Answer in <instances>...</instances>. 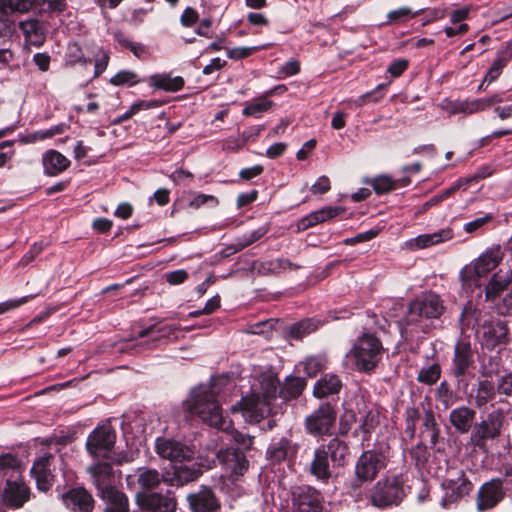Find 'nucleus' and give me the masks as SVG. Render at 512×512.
<instances>
[{
    "label": "nucleus",
    "instance_id": "nucleus-1",
    "mask_svg": "<svg viewBox=\"0 0 512 512\" xmlns=\"http://www.w3.org/2000/svg\"><path fill=\"white\" fill-rule=\"evenodd\" d=\"M278 380L272 373L260 376L257 383L252 384L251 394L231 407V412H242L250 423H258L273 413V402L277 400Z\"/></svg>",
    "mask_w": 512,
    "mask_h": 512
},
{
    "label": "nucleus",
    "instance_id": "nucleus-2",
    "mask_svg": "<svg viewBox=\"0 0 512 512\" xmlns=\"http://www.w3.org/2000/svg\"><path fill=\"white\" fill-rule=\"evenodd\" d=\"M186 409L204 423L221 431H228L232 421L223 416L215 384L200 385L192 390L185 401Z\"/></svg>",
    "mask_w": 512,
    "mask_h": 512
},
{
    "label": "nucleus",
    "instance_id": "nucleus-3",
    "mask_svg": "<svg viewBox=\"0 0 512 512\" xmlns=\"http://www.w3.org/2000/svg\"><path fill=\"white\" fill-rule=\"evenodd\" d=\"M98 495L105 501L104 512H129L128 498L113 485L114 475L109 463H95L88 468Z\"/></svg>",
    "mask_w": 512,
    "mask_h": 512
},
{
    "label": "nucleus",
    "instance_id": "nucleus-4",
    "mask_svg": "<svg viewBox=\"0 0 512 512\" xmlns=\"http://www.w3.org/2000/svg\"><path fill=\"white\" fill-rule=\"evenodd\" d=\"M348 452L349 448L345 441L338 437L331 439L327 444L315 449L310 473L318 480L327 482L332 477V468L345 464Z\"/></svg>",
    "mask_w": 512,
    "mask_h": 512
},
{
    "label": "nucleus",
    "instance_id": "nucleus-5",
    "mask_svg": "<svg viewBox=\"0 0 512 512\" xmlns=\"http://www.w3.org/2000/svg\"><path fill=\"white\" fill-rule=\"evenodd\" d=\"M382 344L378 338L365 334L358 338L345 356V364L358 371L373 370L382 357Z\"/></svg>",
    "mask_w": 512,
    "mask_h": 512
},
{
    "label": "nucleus",
    "instance_id": "nucleus-6",
    "mask_svg": "<svg viewBox=\"0 0 512 512\" xmlns=\"http://www.w3.org/2000/svg\"><path fill=\"white\" fill-rule=\"evenodd\" d=\"M502 259L503 253L500 246L488 248L477 259L461 269L460 278L463 285L467 288L480 286L479 280L493 271Z\"/></svg>",
    "mask_w": 512,
    "mask_h": 512
},
{
    "label": "nucleus",
    "instance_id": "nucleus-7",
    "mask_svg": "<svg viewBox=\"0 0 512 512\" xmlns=\"http://www.w3.org/2000/svg\"><path fill=\"white\" fill-rule=\"evenodd\" d=\"M116 442V432L109 424L96 427L86 441L87 452L93 458L107 459L114 463L121 464L129 461L126 456H114L112 450Z\"/></svg>",
    "mask_w": 512,
    "mask_h": 512
},
{
    "label": "nucleus",
    "instance_id": "nucleus-8",
    "mask_svg": "<svg viewBox=\"0 0 512 512\" xmlns=\"http://www.w3.org/2000/svg\"><path fill=\"white\" fill-rule=\"evenodd\" d=\"M442 312L443 305L439 296L434 293L425 294L410 303L406 323L419 326L422 331H425L428 325L423 321L438 318Z\"/></svg>",
    "mask_w": 512,
    "mask_h": 512
},
{
    "label": "nucleus",
    "instance_id": "nucleus-9",
    "mask_svg": "<svg viewBox=\"0 0 512 512\" xmlns=\"http://www.w3.org/2000/svg\"><path fill=\"white\" fill-rule=\"evenodd\" d=\"M404 497V479L401 475L386 477L378 481L371 492V502L379 508L397 505Z\"/></svg>",
    "mask_w": 512,
    "mask_h": 512
},
{
    "label": "nucleus",
    "instance_id": "nucleus-10",
    "mask_svg": "<svg viewBox=\"0 0 512 512\" xmlns=\"http://www.w3.org/2000/svg\"><path fill=\"white\" fill-rule=\"evenodd\" d=\"M386 466L384 453L368 450L361 454L355 465V475L360 482L372 481Z\"/></svg>",
    "mask_w": 512,
    "mask_h": 512
},
{
    "label": "nucleus",
    "instance_id": "nucleus-11",
    "mask_svg": "<svg viewBox=\"0 0 512 512\" xmlns=\"http://www.w3.org/2000/svg\"><path fill=\"white\" fill-rule=\"evenodd\" d=\"M336 421V412L329 403L321 404L306 417L305 426L309 434L319 436L330 431Z\"/></svg>",
    "mask_w": 512,
    "mask_h": 512
},
{
    "label": "nucleus",
    "instance_id": "nucleus-12",
    "mask_svg": "<svg viewBox=\"0 0 512 512\" xmlns=\"http://www.w3.org/2000/svg\"><path fill=\"white\" fill-rule=\"evenodd\" d=\"M293 506L297 512H324L323 498L311 486H299L292 492Z\"/></svg>",
    "mask_w": 512,
    "mask_h": 512
},
{
    "label": "nucleus",
    "instance_id": "nucleus-13",
    "mask_svg": "<svg viewBox=\"0 0 512 512\" xmlns=\"http://www.w3.org/2000/svg\"><path fill=\"white\" fill-rule=\"evenodd\" d=\"M155 448L157 454L161 458L168 459L172 465L178 462H189L194 454L185 444L168 438H158Z\"/></svg>",
    "mask_w": 512,
    "mask_h": 512
},
{
    "label": "nucleus",
    "instance_id": "nucleus-14",
    "mask_svg": "<svg viewBox=\"0 0 512 512\" xmlns=\"http://www.w3.org/2000/svg\"><path fill=\"white\" fill-rule=\"evenodd\" d=\"M471 482L465 477L463 471H457L455 477L445 479L442 482L444 495L441 505L447 508L450 504L457 502L468 495L471 490Z\"/></svg>",
    "mask_w": 512,
    "mask_h": 512
},
{
    "label": "nucleus",
    "instance_id": "nucleus-15",
    "mask_svg": "<svg viewBox=\"0 0 512 512\" xmlns=\"http://www.w3.org/2000/svg\"><path fill=\"white\" fill-rule=\"evenodd\" d=\"M502 428V419L498 414L491 413L487 418L474 426L471 442L477 447H484L488 439L496 438Z\"/></svg>",
    "mask_w": 512,
    "mask_h": 512
},
{
    "label": "nucleus",
    "instance_id": "nucleus-16",
    "mask_svg": "<svg viewBox=\"0 0 512 512\" xmlns=\"http://www.w3.org/2000/svg\"><path fill=\"white\" fill-rule=\"evenodd\" d=\"M505 497L503 481L500 478L484 483L477 494V509L485 511L494 508Z\"/></svg>",
    "mask_w": 512,
    "mask_h": 512
},
{
    "label": "nucleus",
    "instance_id": "nucleus-17",
    "mask_svg": "<svg viewBox=\"0 0 512 512\" xmlns=\"http://www.w3.org/2000/svg\"><path fill=\"white\" fill-rule=\"evenodd\" d=\"M473 364V351L469 340H459L454 348L452 374L456 378L466 375Z\"/></svg>",
    "mask_w": 512,
    "mask_h": 512
},
{
    "label": "nucleus",
    "instance_id": "nucleus-18",
    "mask_svg": "<svg viewBox=\"0 0 512 512\" xmlns=\"http://www.w3.org/2000/svg\"><path fill=\"white\" fill-rule=\"evenodd\" d=\"M52 454H45L37 458L30 470L32 477L36 481L37 488L40 491H47L53 483V474L51 467L54 461Z\"/></svg>",
    "mask_w": 512,
    "mask_h": 512
},
{
    "label": "nucleus",
    "instance_id": "nucleus-19",
    "mask_svg": "<svg viewBox=\"0 0 512 512\" xmlns=\"http://www.w3.org/2000/svg\"><path fill=\"white\" fill-rule=\"evenodd\" d=\"M64 505L73 512H92L94 500L83 487H74L62 495Z\"/></svg>",
    "mask_w": 512,
    "mask_h": 512
},
{
    "label": "nucleus",
    "instance_id": "nucleus-20",
    "mask_svg": "<svg viewBox=\"0 0 512 512\" xmlns=\"http://www.w3.org/2000/svg\"><path fill=\"white\" fill-rule=\"evenodd\" d=\"M137 502L150 512H175L177 507L174 497L157 493L137 494Z\"/></svg>",
    "mask_w": 512,
    "mask_h": 512
},
{
    "label": "nucleus",
    "instance_id": "nucleus-21",
    "mask_svg": "<svg viewBox=\"0 0 512 512\" xmlns=\"http://www.w3.org/2000/svg\"><path fill=\"white\" fill-rule=\"evenodd\" d=\"M201 465L193 461L178 462L172 465V476L167 479L171 485L182 486L188 482L196 480L201 474Z\"/></svg>",
    "mask_w": 512,
    "mask_h": 512
},
{
    "label": "nucleus",
    "instance_id": "nucleus-22",
    "mask_svg": "<svg viewBox=\"0 0 512 512\" xmlns=\"http://www.w3.org/2000/svg\"><path fill=\"white\" fill-rule=\"evenodd\" d=\"M454 237L451 228H443L433 233L421 234L406 242V245L411 250L426 249L434 245H438L451 240Z\"/></svg>",
    "mask_w": 512,
    "mask_h": 512
},
{
    "label": "nucleus",
    "instance_id": "nucleus-23",
    "mask_svg": "<svg viewBox=\"0 0 512 512\" xmlns=\"http://www.w3.org/2000/svg\"><path fill=\"white\" fill-rule=\"evenodd\" d=\"M189 507L194 512H212L219 507L214 493L208 488H202L197 493L187 496Z\"/></svg>",
    "mask_w": 512,
    "mask_h": 512
},
{
    "label": "nucleus",
    "instance_id": "nucleus-24",
    "mask_svg": "<svg viewBox=\"0 0 512 512\" xmlns=\"http://www.w3.org/2000/svg\"><path fill=\"white\" fill-rule=\"evenodd\" d=\"M512 283V270L499 269L492 275L485 287V297L494 301Z\"/></svg>",
    "mask_w": 512,
    "mask_h": 512
},
{
    "label": "nucleus",
    "instance_id": "nucleus-25",
    "mask_svg": "<svg viewBox=\"0 0 512 512\" xmlns=\"http://www.w3.org/2000/svg\"><path fill=\"white\" fill-rule=\"evenodd\" d=\"M476 411L468 406H460L451 410L449 422L456 432L460 434L468 433L474 423Z\"/></svg>",
    "mask_w": 512,
    "mask_h": 512
},
{
    "label": "nucleus",
    "instance_id": "nucleus-26",
    "mask_svg": "<svg viewBox=\"0 0 512 512\" xmlns=\"http://www.w3.org/2000/svg\"><path fill=\"white\" fill-rule=\"evenodd\" d=\"M29 496L30 489L22 481H7L3 494V499L7 505L19 508L28 501Z\"/></svg>",
    "mask_w": 512,
    "mask_h": 512
},
{
    "label": "nucleus",
    "instance_id": "nucleus-27",
    "mask_svg": "<svg viewBox=\"0 0 512 512\" xmlns=\"http://www.w3.org/2000/svg\"><path fill=\"white\" fill-rule=\"evenodd\" d=\"M218 459L225 463L236 476L243 475L249 466L245 455L237 449H226L218 453Z\"/></svg>",
    "mask_w": 512,
    "mask_h": 512
},
{
    "label": "nucleus",
    "instance_id": "nucleus-28",
    "mask_svg": "<svg viewBox=\"0 0 512 512\" xmlns=\"http://www.w3.org/2000/svg\"><path fill=\"white\" fill-rule=\"evenodd\" d=\"M44 173L49 176H55L65 171L70 161L56 150H48L42 156Z\"/></svg>",
    "mask_w": 512,
    "mask_h": 512
},
{
    "label": "nucleus",
    "instance_id": "nucleus-29",
    "mask_svg": "<svg viewBox=\"0 0 512 512\" xmlns=\"http://www.w3.org/2000/svg\"><path fill=\"white\" fill-rule=\"evenodd\" d=\"M19 28L23 32L26 42L30 45L39 47L45 40V29L43 24L37 19L21 21Z\"/></svg>",
    "mask_w": 512,
    "mask_h": 512
},
{
    "label": "nucleus",
    "instance_id": "nucleus-30",
    "mask_svg": "<svg viewBox=\"0 0 512 512\" xmlns=\"http://www.w3.org/2000/svg\"><path fill=\"white\" fill-rule=\"evenodd\" d=\"M342 382L335 374H326L322 376L314 385V396L324 398L339 393Z\"/></svg>",
    "mask_w": 512,
    "mask_h": 512
},
{
    "label": "nucleus",
    "instance_id": "nucleus-31",
    "mask_svg": "<svg viewBox=\"0 0 512 512\" xmlns=\"http://www.w3.org/2000/svg\"><path fill=\"white\" fill-rule=\"evenodd\" d=\"M295 453V446L290 440L286 438L274 440L267 450L268 458L276 462L286 460L288 457L293 456Z\"/></svg>",
    "mask_w": 512,
    "mask_h": 512
},
{
    "label": "nucleus",
    "instance_id": "nucleus-32",
    "mask_svg": "<svg viewBox=\"0 0 512 512\" xmlns=\"http://www.w3.org/2000/svg\"><path fill=\"white\" fill-rule=\"evenodd\" d=\"M150 80L155 88L168 92H177L184 86V80L180 76L170 77L165 74H155L151 76Z\"/></svg>",
    "mask_w": 512,
    "mask_h": 512
},
{
    "label": "nucleus",
    "instance_id": "nucleus-33",
    "mask_svg": "<svg viewBox=\"0 0 512 512\" xmlns=\"http://www.w3.org/2000/svg\"><path fill=\"white\" fill-rule=\"evenodd\" d=\"M36 9V0H0V11L8 13H28Z\"/></svg>",
    "mask_w": 512,
    "mask_h": 512
},
{
    "label": "nucleus",
    "instance_id": "nucleus-34",
    "mask_svg": "<svg viewBox=\"0 0 512 512\" xmlns=\"http://www.w3.org/2000/svg\"><path fill=\"white\" fill-rule=\"evenodd\" d=\"M163 479V476L155 469L140 468L137 472V481L146 490L156 488Z\"/></svg>",
    "mask_w": 512,
    "mask_h": 512
},
{
    "label": "nucleus",
    "instance_id": "nucleus-35",
    "mask_svg": "<svg viewBox=\"0 0 512 512\" xmlns=\"http://www.w3.org/2000/svg\"><path fill=\"white\" fill-rule=\"evenodd\" d=\"M320 325V320L304 319L291 325L289 334L294 339H302L303 337L317 330Z\"/></svg>",
    "mask_w": 512,
    "mask_h": 512
},
{
    "label": "nucleus",
    "instance_id": "nucleus-36",
    "mask_svg": "<svg viewBox=\"0 0 512 512\" xmlns=\"http://www.w3.org/2000/svg\"><path fill=\"white\" fill-rule=\"evenodd\" d=\"M272 106L273 102L271 100H268L265 97H261L247 103L242 113L245 116L259 118L262 114L268 112Z\"/></svg>",
    "mask_w": 512,
    "mask_h": 512
},
{
    "label": "nucleus",
    "instance_id": "nucleus-37",
    "mask_svg": "<svg viewBox=\"0 0 512 512\" xmlns=\"http://www.w3.org/2000/svg\"><path fill=\"white\" fill-rule=\"evenodd\" d=\"M305 385L306 382L304 379L300 377H289L287 378L284 387L280 391V397H282L284 400L296 398L302 393Z\"/></svg>",
    "mask_w": 512,
    "mask_h": 512
},
{
    "label": "nucleus",
    "instance_id": "nucleus-38",
    "mask_svg": "<svg viewBox=\"0 0 512 512\" xmlns=\"http://www.w3.org/2000/svg\"><path fill=\"white\" fill-rule=\"evenodd\" d=\"M179 328L176 325L164 324L158 327H149L139 332L138 337L153 336V341L159 338H170Z\"/></svg>",
    "mask_w": 512,
    "mask_h": 512
},
{
    "label": "nucleus",
    "instance_id": "nucleus-39",
    "mask_svg": "<svg viewBox=\"0 0 512 512\" xmlns=\"http://www.w3.org/2000/svg\"><path fill=\"white\" fill-rule=\"evenodd\" d=\"M301 365L304 372L309 377H314L318 372L322 371L327 365V358L325 355H316L307 357Z\"/></svg>",
    "mask_w": 512,
    "mask_h": 512
},
{
    "label": "nucleus",
    "instance_id": "nucleus-40",
    "mask_svg": "<svg viewBox=\"0 0 512 512\" xmlns=\"http://www.w3.org/2000/svg\"><path fill=\"white\" fill-rule=\"evenodd\" d=\"M436 399L443 405L445 410L452 407L458 400L456 393L450 389L446 382H441L437 387Z\"/></svg>",
    "mask_w": 512,
    "mask_h": 512
},
{
    "label": "nucleus",
    "instance_id": "nucleus-41",
    "mask_svg": "<svg viewBox=\"0 0 512 512\" xmlns=\"http://www.w3.org/2000/svg\"><path fill=\"white\" fill-rule=\"evenodd\" d=\"M441 369L438 364L423 367L417 376V380L423 384L432 385L440 378Z\"/></svg>",
    "mask_w": 512,
    "mask_h": 512
},
{
    "label": "nucleus",
    "instance_id": "nucleus-42",
    "mask_svg": "<svg viewBox=\"0 0 512 512\" xmlns=\"http://www.w3.org/2000/svg\"><path fill=\"white\" fill-rule=\"evenodd\" d=\"M494 384L489 380H483L478 383L476 402L483 405L490 401L494 396Z\"/></svg>",
    "mask_w": 512,
    "mask_h": 512
},
{
    "label": "nucleus",
    "instance_id": "nucleus-43",
    "mask_svg": "<svg viewBox=\"0 0 512 512\" xmlns=\"http://www.w3.org/2000/svg\"><path fill=\"white\" fill-rule=\"evenodd\" d=\"M67 8L66 0H36V9L39 12L61 13Z\"/></svg>",
    "mask_w": 512,
    "mask_h": 512
},
{
    "label": "nucleus",
    "instance_id": "nucleus-44",
    "mask_svg": "<svg viewBox=\"0 0 512 512\" xmlns=\"http://www.w3.org/2000/svg\"><path fill=\"white\" fill-rule=\"evenodd\" d=\"M368 183L373 187L377 194L387 193L396 187L395 181L387 175L378 176L370 180Z\"/></svg>",
    "mask_w": 512,
    "mask_h": 512
},
{
    "label": "nucleus",
    "instance_id": "nucleus-45",
    "mask_svg": "<svg viewBox=\"0 0 512 512\" xmlns=\"http://www.w3.org/2000/svg\"><path fill=\"white\" fill-rule=\"evenodd\" d=\"M268 232V227L261 226L257 228L256 230L243 235L241 238L237 241V248L236 250H242L245 247L251 245L252 243L256 242L257 240L261 239L266 233Z\"/></svg>",
    "mask_w": 512,
    "mask_h": 512
},
{
    "label": "nucleus",
    "instance_id": "nucleus-46",
    "mask_svg": "<svg viewBox=\"0 0 512 512\" xmlns=\"http://www.w3.org/2000/svg\"><path fill=\"white\" fill-rule=\"evenodd\" d=\"M66 125L61 123L55 126H52L46 130H41L33 133L29 138H27L26 142H32L37 140H44L47 138H51L54 135L61 134L65 131Z\"/></svg>",
    "mask_w": 512,
    "mask_h": 512
},
{
    "label": "nucleus",
    "instance_id": "nucleus-47",
    "mask_svg": "<svg viewBox=\"0 0 512 512\" xmlns=\"http://www.w3.org/2000/svg\"><path fill=\"white\" fill-rule=\"evenodd\" d=\"M268 45L254 47H235L227 50V56L233 60H240L249 57L254 51L264 49Z\"/></svg>",
    "mask_w": 512,
    "mask_h": 512
},
{
    "label": "nucleus",
    "instance_id": "nucleus-48",
    "mask_svg": "<svg viewBox=\"0 0 512 512\" xmlns=\"http://www.w3.org/2000/svg\"><path fill=\"white\" fill-rule=\"evenodd\" d=\"M113 85L119 86L123 84L134 85L138 82L137 75L132 71H120L111 78Z\"/></svg>",
    "mask_w": 512,
    "mask_h": 512
},
{
    "label": "nucleus",
    "instance_id": "nucleus-49",
    "mask_svg": "<svg viewBox=\"0 0 512 512\" xmlns=\"http://www.w3.org/2000/svg\"><path fill=\"white\" fill-rule=\"evenodd\" d=\"M218 199L213 195L197 194L190 201L189 205L192 208L198 209L201 206L208 205L210 207H216L218 205Z\"/></svg>",
    "mask_w": 512,
    "mask_h": 512
},
{
    "label": "nucleus",
    "instance_id": "nucleus-50",
    "mask_svg": "<svg viewBox=\"0 0 512 512\" xmlns=\"http://www.w3.org/2000/svg\"><path fill=\"white\" fill-rule=\"evenodd\" d=\"M462 111L465 115L475 114L481 111H485L484 105L486 102L482 98L472 100H462Z\"/></svg>",
    "mask_w": 512,
    "mask_h": 512
},
{
    "label": "nucleus",
    "instance_id": "nucleus-51",
    "mask_svg": "<svg viewBox=\"0 0 512 512\" xmlns=\"http://www.w3.org/2000/svg\"><path fill=\"white\" fill-rule=\"evenodd\" d=\"M506 64L507 60L504 57H498L495 59L492 66L488 70L484 81L491 83L496 80L500 76L502 69L506 66Z\"/></svg>",
    "mask_w": 512,
    "mask_h": 512
},
{
    "label": "nucleus",
    "instance_id": "nucleus-52",
    "mask_svg": "<svg viewBox=\"0 0 512 512\" xmlns=\"http://www.w3.org/2000/svg\"><path fill=\"white\" fill-rule=\"evenodd\" d=\"M232 426L229 428L228 431H225L226 433L230 434L232 439L239 445L240 448L248 450L253 445V437L250 435L243 434L237 430L231 429Z\"/></svg>",
    "mask_w": 512,
    "mask_h": 512
},
{
    "label": "nucleus",
    "instance_id": "nucleus-53",
    "mask_svg": "<svg viewBox=\"0 0 512 512\" xmlns=\"http://www.w3.org/2000/svg\"><path fill=\"white\" fill-rule=\"evenodd\" d=\"M493 215L488 213L485 214L482 217L476 218L468 223H466L463 227L464 231L467 233H474L480 228H482L484 225L488 224L493 220Z\"/></svg>",
    "mask_w": 512,
    "mask_h": 512
},
{
    "label": "nucleus",
    "instance_id": "nucleus-54",
    "mask_svg": "<svg viewBox=\"0 0 512 512\" xmlns=\"http://www.w3.org/2000/svg\"><path fill=\"white\" fill-rule=\"evenodd\" d=\"M275 321L273 319H269L266 321H260L258 323L252 324L247 328V333L249 334H267L272 331L274 328Z\"/></svg>",
    "mask_w": 512,
    "mask_h": 512
},
{
    "label": "nucleus",
    "instance_id": "nucleus-55",
    "mask_svg": "<svg viewBox=\"0 0 512 512\" xmlns=\"http://www.w3.org/2000/svg\"><path fill=\"white\" fill-rule=\"evenodd\" d=\"M32 298H33L32 295H27V296H23L21 298L10 299V300L1 302L0 303V315L20 307L21 305L27 303Z\"/></svg>",
    "mask_w": 512,
    "mask_h": 512
},
{
    "label": "nucleus",
    "instance_id": "nucleus-56",
    "mask_svg": "<svg viewBox=\"0 0 512 512\" xmlns=\"http://www.w3.org/2000/svg\"><path fill=\"white\" fill-rule=\"evenodd\" d=\"M412 14L411 9L408 7H401L396 10H392L387 14L388 22H398L409 17L414 16Z\"/></svg>",
    "mask_w": 512,
    "mask_h": 512
},
{
    "label": "nucleus",
    "instance_id": "nucleus-57",
    "mask_svg": "<svg viewBox=\"0 0 512 512\" xmlns=\"http://www.w3.org/2000/svg\"><path fill=\"white\" fill-rule=\"evenodd\" d=\"M108 61H109L108 53L103 49H99L98 53H97L96 62H95V76L100 75L107 68Z\"/></svg>",
    "mask_w": 512,
    "mask_h": 512
},
{
    "label": "nucleus",
    "instance_id": "nucleus-58",
    "mask_svg": "<svg viewBox=\"0 0 512 512\" xmlns=\"http://www.w3.org/2000/svg\"><path fill=\"white\" fill-rule=\"evenodd\" d=\"M330 190V180L327 176H321L311 186L310 191L313 194H323Z\"/></svg>",
    "mask_w": 512,
    "mask_h": 512
},
{
    "label": "nucleus",
    "instance_id": "nucleus-59",
    "mask_svg": "<svg viewBox=\"0 0 512 512\" xmlns=\"http://www.w3.org/2000/svg\"><path fill=\"white\" fill-rule=\"evenodd\" d=\"M408 67V61L406 59H397L393 61L388 67L387 71L393 76H400Z\"/></svg>",
    "mask_w": 512,
    "mask_h": 512
},
{
    "label": "nucleus",
    "instance_id": "nucleus-60",
    "mask_svg": "<svg viewBox=\"0 0 512 512\" xmlns=\"http://www.w3.org/2000/svg\"><path fill=\"white\" fill-rule=\"evenodd\" d=\"M44 248V244L43 242H40V243H35L31 249L22 257V259L20 260V264L21 265H27L29 264L31 261H33V259L41 253V251L43 250Z\"/></svg>",
    "mask_w": 512,
    "mask_h": 512
},
{
    "label": "nucleus",
    "instance_id": "nucleus-61",
    "mask_svg": "<svg viewBox=\"0 0 512 512\" xmlns=\"http://www.w3.org/2000/svg\"><path fill=\"white\" fill-rule=\"evenodd\" d=\"M165 277L168 283L177 285L183 283L187 279L188 274L185 270L180 269L167 273Z\"/></svg>",
    "mask_w": 512,
    "mask_h": 512
},
{
    "label": "nucleus",
    "instance_id": "nucleus-62",
    "mask_svg": "<svg viewBox=\"0 0 512 512\" xmlns=\"http://www.w3.org/2000/svg\"><path fill=\"white\" fill-rule=\"evenodd\" d=\"M319 223H322V221L320 220V217H319L318 213L315 211V212H312L309 215L303 217L300 220L299 228L300 229H307V228L315 226V225H317Z\"/></svg>",
    "mask_w": 512,
    "mask_h": 512
},
{
    "label": "nucleus",
    "instance_id": "nucleus-63",
    "mask_svg": "<svg viewBox=\"0 0 512 512\" xmlns=\"http://www.w3.org/2000/svg\"><path fill=\"white\" fill-rule=\"evenodd\" d=\"M50 56L47 53H36L33 56V62L37 65L39 70L45 72L50 66Z\"/></svg>",
    "mask_w": 512,
    "mask_h": 512
},
{
    "label": "nucleus",
    "instance_id": "nucleus-64",
    "mask_svg": "<svg viewBox=\"0 0 512 512\" xmlns=\"http://www.w3.org/2000/svg\"><path fill=\"white\" fill-rule=\"evenodd\" d=\"M19 466L18 459L12 454H5L0 456L1 469H16Z\"/></svg>",
    "mask_w": 512,
    "mask_h": 512
}]
</instances>
